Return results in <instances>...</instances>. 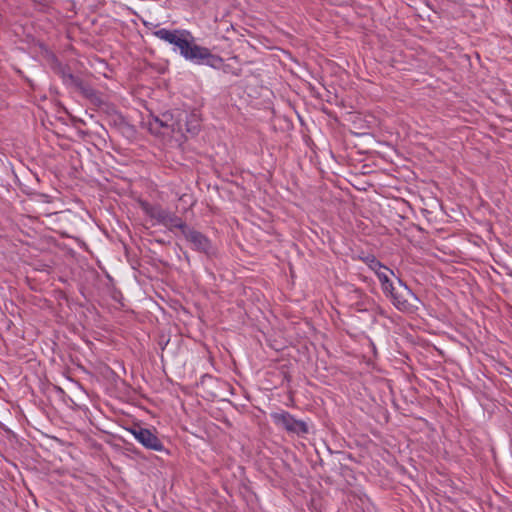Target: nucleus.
Masks as SVG:
<instances>
[{"label": "nucleus", "instance_id": "obj_1", "mask_svg": "<svg viewBox=\"0 0 512 512\" xmlns=\"http://www.w3.org/2000/svg\"><path fill=\"white\" fill-rule=\"evenodd\" d=\"M199 123L200 118L197 112L175 109L149 120L148 128L155 135H166L171 132L184 136L185 133L195 134Z\"/></svg>", "mask_w": 512, "mask_h": 512}, {"label": "nucleus", "instance_id": "obj_5", "mask_svg": "<svg viewBox=\"0 0 512 512\" xmlns=\"http://www.w3.org/2000/svg\"><path fill=\"white\" fill-rule=\"evenodd\" d=\"M129 431L134 436V438L145 448L158 452L164 450L163 443L149 429L138 426L130 429Z\"/></svg>", "mask_w": 512, "mask_h": 512}, {"label": "nucleus", "instance_id": "obj_8", "mask_svg": "<svg viewBox=\"0 0 512 512\" xmlns=\"http://www.w3.org/2000/svg\"><path fill=\"white\" fill-rule=\"evenodd\" d=\"M163 225L170 228H179L182 230V232L187 228V226L182 222V220L171 212H169V214L167 215Z\"/></svg>", "mask_w": 512, "mask_h": 512}, {"label": "nucleus", "instance_id": "obj_3", "mask_svg": "<svg viewBox=\"0 0 512 512\" xmlns=\"http://www.w3.org/2000/svg\"><path fill=\"white\" fill-rule=\"evenodd\" d=\"M393 305L402 312L413 313L418 310L421 301L400 279L391 297Z\"/></svg>", "mask_w": 512, "mask_h": 512}, {"label": "nucleus", "instance_id": "obj_11", "mask_svg": "<svg viewBox=\"0 0 512 512\" xmlns=\"http://www.w3.org/2000/svg\"><path fill=\"white\" fill-rule=\"evenodd\" d=\"M381 287H382L383 292L391 298L396 289V284L390 283V286L382 285Z\"/></svg>", "mask_w": 512, "mask_h": 512}, {"label": "nucleus", "instance_id": "obj_6", "mask_svg": "<svg viewBox=\"0 0 512 512\" xmlns=\"http://www.w3.org/2000/svg\"><path fill=\"white\" fill-rule=\"evenodd\" d=\"M183 234L185 235L187 241L193 246L194 249L203 252H206L208 250L209 241L200 232L187 227L183 231Z\"/></svg>", "mask_w": 512, "mask_h": 512}, {"label": "nucleus", "instance_id": "obj_10", "mask_svg": "<svg viewBox=\"0 0 512 512\" xmlns=\"http://www.w3.org/2000/svg\"><path fill=\"white\" fill-rule=\"evenodd\" d=\"M368 267L373 270L375 273H378L380 270H382L385 266L380 263L374 256H369L365 259Z\"/></svg>", "mask_w": 512, "mask_h": 512}, {"label": "nucleus", "instance_id": "obj_9", "mask_svg": "<svg viewBox=\"0 0 512 512\" xmlns=\"http://www.w3.org/2000/svg\"><path fill=\"white\" fill-rule=\"evenodd\" d=\"M380 283H381V286L382 285H388L390 286V283H393L391 280H390V275H394L393 271L390 270L388 267H384L382 270H380L378 273H376Z\"/></svg>", "mask_w": 512, "mask_h": 512}, {"label": "nucleus", "instance_id": "obj_4", "mask_svg": "<svg viewBox=\"0 0 512 512\" xmlns=\"http://www.w3.org/2000/svg\"><path fill=\"white\" fill-rule=\"evenodd\" d=\"M271 417L276 425L281 426L289 433L301 435L308 432L307 424L304 421L295 419L288 412L273 413Z\"/></svg>", "mask_w": 512, "mask_h": 512}, {"label": "nucleus", "instance_id": "obj_7", "mask_svg": "<svg viewBox=\"0 0 512 512\" xmlns=\"http://www.w3.org/2000/svg\"><path fill=\"white\" fill-rule=\"evenodd\" d=\"M146 213L153 219L157 220L159 223L163 224L166 220L169 211L159 207V206H149L146 208Z\"/></svg>", "mask_w": 512, "mask_h": 512}, {"label": "nucleus", "instance_id": "obj_12", "mask_svg": "<svg viewBox=\"0 0 512 512\" xmlns=\"http://www.w3.org/2000/svg\"><path fill=\"white\" fill-rule=\"evenodd\" d=\"M231 29H232L231 32L229 31V29H226V33L235 35L236 34L235 28L233 26H231Z\"/></svg>", "mask_w": 512, "mask_h": 512}, {"label": "nucleus", "instance_id": "obj_13", "mask_svg": "<svg viewBox=\"0 0 512 512\" xmlns=\"http://www.w3.org/2000/svg\"><path fill=\"white\" fill-rule=\"evenodd\" d=\"M231 40H232V36L231 35L226 36L225 41H231Z\"/></svg>", "mask_w": 512, "mask_h": 512}, {"label": "nucleus", "instance_id": "obj_2", "mask_svg": "<svg viewBox=\"0 0 512 512\" xmlns=\"http://www.w3.org/2000/svg\"><path fill=\"white\" fill-rule=\"evenodd\" d=\"M154 36L168 42L179 50L180 54L191 61H202L210 56L206 48L193 43V37L186 30H168L165 28L156 30Z\"/></svg>", "mask_w": 512, "mask_h": 512}]
</instances>
